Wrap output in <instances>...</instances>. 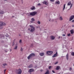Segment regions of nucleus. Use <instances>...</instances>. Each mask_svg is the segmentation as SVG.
I'll return each mask as SVG.
<instances>
[{"instance_id":"obj_1","label":"nucleus","mask_w":74,"mask_h":74,"mask_svg":"<svg viewBox=\"0 0 74 74\" xmlns=\"http://www.w3.org/2000/svg\"><path fill=\"white\" fill-rule=\"evenodd\" d=\"M29 26L30 27V28H28V30H29L30 32H33L35 30V28L32 25H30Z\"/></svg>"},{"instance_id":"obj_2","label":"nucleus","mask_w":74,"mask_h":74,"mask_svg":"<svg viewBox=\"0 0 74 74\" xmlns=\"http://www.w3.org/2000/svg\"><path fill=\"white\" fill-rule=\"evenodd\" d=\"M22 72V70L20 69H17L15 71L16 73L17 74H21Z\"/></svg>"},{"instance_id":"obj_3","label":"nucleus","mask_w":74,"mask_h":74,"mask_svg":"<svg viewBox=\"0 0 74 74\" xmlns=\"http://www.w3.org/2000/svg\"><path fill=\"white\" fill-rule=\"evenodd\" d=\"M5 25H6V24L5 23H3V22L0 21V29H2V28H3L2 27H1V26Z\"/></svg>"},{"instance_id":"obj_4","label":"nucleus","mask_w":74,"mask_h":74,"mask_svg":"<svg viewBox=\"0 0 74 74\" xmlns=\"http://www.w3.org/2000/svg\"><path fill=\"white\" fill-rule=\"evenodd\" d=\"M35 56V54H34V53H32L31 54L29 55V56L28 57V59H29H29H30V58H31V57H32V56Z\"/></svg>"},{"instance_id":"obj_5","label":"nucleus","mask_w":74,"mask_h":74,"mask_svg":"<svg viewBox=\"0 0 74 74\" xmlns=\"http://www.w3.org/2000/svg\"><path fill=\"white\" fill-rule=\"evenodd\" d=\"M37 14V12H31L30 13V15L31 16H33V15H35L36 14Z\"/></svg>"},{"instance_id":"obj_6","label":"nucleus","mask_w":74,"mask_h":74,"mask_svg":"<svg viewBox=\"0 0 74 74\" xmlns=\"http://www.w3.org/2000/svg\"><path fill=\"white\" fill-rule=\"evenodd\" d=\"M53 53V52L52 51H49L47 52V53L48 55H51V54H52Z\"/></svg>"},{"instance_id":"obj_7","label":"nucleus","mask_w":74,"mask_h":74,"mask_svg":"<svg viewBox=\"0 0 74 74\" xmlns=\"http://www.w3.org/2000/svg\"><path fill=\"white\" fill-rule=\"evenodd\" d=\"M74 18V15H73L70 17L69 18V21H71Z\"/></svg>"},{"instance_id":"obj_8","label":"nucleus","mask_w":74,"mask_h":74,"mask_svg":"<svg viewBox=\"0 0 74 74\" xmlns=\"http://www.w3.org/2000/svg\"><path fill=\"white\" fill-rule=\"evenodd\" d=\"M34 71V69H29V73L30 74H31V72H32V71Z\"/></svg>"},{"instance_id":"obj_9","label":"nucleus","mask_w":74,"mask_h":74,"mask_svg":"<svg viewBox=\"0 0 74 74\" xmlns=\"http://www.w3.org/2000/svg\"><path fill=\"white\" fill-rule=\"evenodd\" d=\"M42 3L43 4H45L46 5H48V3L46 1H44Z\"/></svg>"},{"instance_id":"obj_10","label":"nucleus","mask_w":74,"mask_h":74,"mask_svg":"<svg viewBox=\"0 0 74 74\" xmlns=\"http://www.w3.org/2000/svg\"><path fill=\"white\" fill-rule=\"evenodd\" d=\"M50 38L51 40H54L55 39V36H50Z\"/></svg>"},{"instance_id":"obj_11","label":"nucleus","mask_w":74,"mask_h":74,"mask_svg":"<svg viewBox=\"0 0 74 74\" xmlns=\"http://www.w3.org/2000/svg\"><path fill=\"white\" fill-rule=\"evenodd\" d=\"M60 69V66H57V67L56 68V70H59V69Z\"/></svg>"},{"instance_id":"obj_12","label":"nucleus","mask_w":74,"mask_h":74,"mask_svg":"<svg viewBox=\"0 0 74 74\" xmlns=\"http://www.w3.org/2000/svg\"><path fill=\"white\" fill-rule=\"evenodd\" d=\"M30 8L32 10H35V7L34 6H32V7Z\"/></svg>"},{"instance_id":"obj_13","label":"nucleus","mask_w":74,"mask_h":74,"mask_svg":"<svg viewBox=\"0 0 74 74\" xmlns=\"http://www.w3.org/2000/svg\"><path fill=\"white\" fill-rule=\"evenodd\" d=\"M28 68H32L33 67V64H31L28 66Z\"/></svg>"},{"instance_id":"obj_14","label":"nucleus","mask_w":74,"mask_h":74,"mask_svg":"<svg viewBox=\"0 0 74 74\" xmlns=\"http://www.w3.org/2000/svg\"><path fill=\"white\" fill-rule=\"evenodd\" d=\"M56 4H60V2L58 1H56Z\"/></svg>"},{"instance_id":"obj_15","label":"nucleus","mask_w":74,"mask_h":74,"mask_svg":"<svg viewBox=\"0 0 74 74\" xmlns=\"http://www.w3.org/2000/svg\"><path fill=\"white\" fill-rule=\"evenodd\" d=\"M66 58L67 60H69V55L68 54H67V55H66Z\"/></svg>"},{"instance_id":"obj_16","label":"nucleus","mask_w":74,"mask_h":74,"mask_svg":"<svg viewBox=\"0 0 74 74\" xmlns=\"http://www.w3.org/2000/svg\"><path fill=\"white\" fill-rule=\"evenodd\" d=\"M70 32L71 34H73V33H74V30L72 29L70 31Z\"/></svg>"},{"instance_id":"obj_17","label":"nucleus","mask_w":74,"mask_h":74,"mask_svg":"<svg viewBox=\"0 0 74 74\" xmlns=\"http://www.w3.org/2000/svg\"><path fill=\"white\" fill-rule=\"evenodd\" d=\"M0 14H4V12L3 11H1L0 12Z\"/></svg>"},{"instance_id":"obj_18","label":"nucleus","mask_w":74,"mask_h":74,"mask_svg":"<svg viewBox=\"0 0 74 74\" xmlns=\"http://www.w3.org/2000/svg\"><path fill=\"white\" fill-rule=\"evenodd\" d=\"M71 4V1H70L68 3V5H70Z\"/></svg>"},{"instance_id":"obj_19","label":"nucleus","mask_w":74,"mask_h":74,"mask_svg":"<svg viewBox=\"0 0 74 74\" xmlns=\"http://www.w3.org/2000/svg\"><path fill=\"white\" fill-rule=\"evenodd\" d=\"M44 55V53H40V56H43Z\"/></svg>"},{"instance_id":"obj_20","label":"nucleus","mask_w":74,"mask_h":74,"mask_svg":"<svg viewBox=\"0 0 74 74\" xmlns=\"http://www.w3.org/2000/svg\"><path fill=\"white\" fill-rule=\"evenodd\" d=\"M60 21H62V20H63V18H62V16L60 17Z\"/></svg>"},{"instance_id":"obj_21","label":"nucleus","mask_w":74,"mask_h":74,"mask_svg":"<svg viewBox=\"0 0 74 74\" xmlns=\"http://www.w3.org/2000/svg\"><path fill=\"white\" fill-rule=\"evenodd\" d=\"M57 56V55H56V54H55L53 55L52 57L53 58H55V57H56Z\"/></svg>"},{"instance_id":"obj_22","label":"nucleus","mask_w":74,"mask_h":74,"mask_svg":"<svg viewBox=\"0 0 74 74\" xmlns=\"http://www.w3.org/2000/svg\"><path fill=\"white\" fill-rule=\"evenodd\" d=\"M65 6H66V4H64V5H63L64 8L63 9V10H64V9H65Z\"/></svg>"},{"instance_id":"obj_23","label":"nucleus","mask_w":74,"mask_h":74,"mask_svg":"<svg viewBox=\"0 0 74 74\" xmlns=\"http://www.w3.org/2000/svg\"><path fill=\"white\" fill-rule=\"evenodd\" d=\"M18 48V46H15V48H14V49H17V48Z\"/></svg>"},{"instance_id":"obj_24","label":"nucleus","mask_w":74,"mask_h":74,"mask_svg":"<svg viewBox=\"0 0 74 74\" xmlns=\"http://www.w3.org/2000/svg\"><path fill=\"white\" fill-rule=\"evenodd\" d=\"M32 22H34V18H32L31 19Z\"/></svg>"},{"instance_id":"obj_25","label":"nucleus","mask_w":74,"mask_h":74,"mask_svg":"<svg viewBox=\"0 0 74 74\" xmlns=\"http://www.w3.org/2000/svg\"><path fill=\"white\" fill-rule=\"evenodd\" d=\"M72 55V56H74V52H72L71 53Z\"/></svg>"},{"instance_id":"obj_26","label":"nucleus","mask_w":74,"mask_h":74,"mask_svg":"<svg viewBox=\"0 0 74 74\" xmlns=\"http://www.w3.org/2000/svg\"><path fill=\"white\" fill-rule=\"evenodd\" d=\"M51 67H52V66H50L49 67V69H51Z\"/></svg>"},{"instance_id":"obj_27","label":"nucleus","mask_w":74,"mask_h":74,"mask_svg":"<svg viewBox=\"0 0 74 74\" xmlns=\"http://www.w3.org/2000/svg\"><path fill=\"white\" fill-rule=\"evenodd\" d=\"M40 23H41L40 22V21H38L37 22V23H38L39 24H40Z\"/></svg>"},{"instance_id":"obj_28","label":"nucleus","mask_w":74,"mask_h":74,"mask_svg":"<svg viewBox=\"0 0 74 74\" xmlns=\"http://www.w3.org/2000/svg\"><path fill=\"white\" fill-rule=\"evenodd\" d=\"M31 47H33V44H32L31 45Z\"/></svg>"},{"instance_id":"obj_29","label":"nucleus","mask_w":74,"mask_h":74,"mask_svg":"<svg viewBox=\"0 0 74 74\" xmlns=\"http://www.w3.org/2000/svg\"><path fill=\"white\" fill-rule=\"evenodd\" d=\"M3 66H7V64H3Z\"/></svg>"},{"instance_id":"obj_30","label":"nucleus","mask_w":74,"mask_h":74,"mask_svg":"<svg viewBox=\"0 0 74 74\" xmlns=\"http://www.w3.org/2000/svg\"><path fill=\"white\" fill-rule=\"evenodd\" d=\"M52 71L53 73H55V71H54L52 70Z\"/></svg>"},{"instance_id":"obj_31","label":"nucleus","mask_w":74,"mask_h":74,"mask_svg":"<svg viewBox=\"0 0 74 74\" xmlns=\"http://www.w3.org/2000/svg\"><path fill=\"white\" fill-rule=\"evenodd\" d=\"M21 42H22V40L21 39L19 40V42H20V43H21Z\"/></svg>"},{"instance_id":"obj_32","label":"nucleus","mask_w":74,"mask_h":74,"mask_svg":"<svg viewBox=\"0 0 74 74\" xmlns=\"http://www.w3.org/2000/svg\"><path fill=\"white\" fill-rule=\"evenodd\" d=\"M68 36H70V34H67Z\"/></svg>"},{"instance_id":"obj_33","label":"nucleus","mask_w":74,"mask_h":74,"mask_svg":"<svg viewBox=\"0 0 74 74\" xmlns=\"http://www.w3.org/2000/svg\"><path fill=\"white\" fill-rule=\"evenodd\" d=\"M62 36H63V37H65V36H66V35L64 34L62 35Z\"/></svg>"},{"instance_id":"obj_34","label":"nucleus","mask_w":74,"mask_h":74,"mask_svg":"<svg viewBox=\"0 0 74 74\" xmlns=\"http://www.w3.org/2000/svg\"><path fill=\"white\" fill-rule=\"evenodd\" d=\"M58 62H56L55 63V64H58Z\"/></svg>"},{"instance_id":"obj_35","label":"nucleus","mask_w":74,"mask_h":74,"mask_svg":"<svg viewBox=\"0 0 74 74\" xmlns=\"http://www.w3.org/2000/svg\"><path fill=\"white\" fill-rule=\"evenodd\" d=\"M50 1H52V2H53V1H55V0H50Z\"/></svg>"},{"instance_id":"obj_36","label":"nucleus","mask_w":74,"mask_h":74,"mask_svg":"<svg viewBox=\"0 0 74 74\" xmlns=\"http://www.w3.org/2000/svg\"><path fill=\"white\" fill-rule=\"evenodd\" d=\"M41 5V4L40 3H38V5H37L40 6Z\"/></svg>"},{"instance_id":"obj_37","label":"nucleus","mask_w":74,"mask_h":74,"mask_svg":"<svg viewBox=\"0 0 74 74\" xmlns=\"http://www.w3.org/2000/svg\"><path fill=\"white\" fill-rule=\"evenodd\" d=\"M14 44H15V43H14V42H13L12 46H14Z\"/></svg>"},{"instance_id":"obj_38","label":"nucleus","mask_w":74,"mask_h":74,"mask_svg":"<svg viewBox=\"0 0 74 74\" xmlns=\"http://www.w3.org/2000/svg\"><path fill=\"white\" fill-rule=\"evenodd\" d=\"M5 52H8V51H7V50H5Z\"/></svg>"},{"instance_id":"obj_39","label":"nucleus","mask_w":74,"mask_h":74,"mask_svg":"<svg viewBox=\"0 0 74 74\" xmlns=\"http://www.w3.org/2000/svg\"><path fill=\"white\" fill-rule=\"evenodd\" d=\"M15 41V39H14L13 41V42H14Z\"/></svg>"},{"instance_id":"obj_40","label":"nucleus","mask_w":74,"mask_h":74,"mask_svg":"<svg viewBox=\"0 0 74 74\" xmlns=\"http://www.w3.org/2000/svg\"><path fill=\"white\" fill-rule=\"evenodd\" d=\"M69 70H72V69H71V68H70V69H69Z\"/></svg>"},{"instance_id":"obj_41","label":"nucleus","mask_w":74,"mask_h":74,"mask_svg":"<svg viewBox=\"0 0 74 74\" xmlns=\"http://www.w3.org/2000/svg\"><path fill=\"white\" fill-rule=\"evenodd\" d=\"M72 27H74V25H72Z\"/></svg>"},{"instance_id":"obj_42","label":"nucleus","mask_w":74,"mask_h":74,"mask_svg":"<svg viewBox=\"0 0 74 74\" xmlns=\"http://www.w3.org/2000/svg\"><path fill=\"white\" fill-rule=\"evenodd\" d=\"M5 71H6V69H5V70H4V73H5Z\"/></svg>"},{"instance_id":"obj_43","label":"nucleus","mask_w":74,"mask_h":74,"mask_svg":"<svg viewBox=\"0 0 74 74\" xmlns=\"http://www.w3.org/2000/svg\"><path fill=\"white\" fill-rule=\"evenodd\" d=\"M21 51H23V49H21Z\"/></svg>"},{"instance_id":"obj_44","label":"nucleus","mask_w":74,"mask_h":74,"mask_svg":"<svg viewBox=\"0 0 74 74\" xmlns=\"http://www.w3.org/2000/svg\"><path fill=\"white\" fill-rule=\"evenodd\" d=\"M72 22H74V20H72Z\"/></svg>"},{"instance_id":"obj_45","label":"nucleus","mask_w":74,"mask_h":74,"mask_svg":"<svg viewBox=\"0 0 74 74\" xmlns=\"http://www.w3.org/2000/svg\"><path fill=\"white\" fill-rule=\"evenodd\" d=\"M57 54H58V52H56L55 54L56 55H57Z\"/></svg>"},{"instance_id":"obj_46","label":"nucleus","mask_w":74,"mask_h":74,"mask_svg":"<svg viewBox=\"0 0 74 74\" xmlns=\"http://www.w3.org/2000/svg\"><path fill=\"white\" fill-rule=\"evenodd\" d=\"M38 27H38V26H37V27H36V28H38Z\"/></svg>"},{"instance_id":"obj_47","label":"nucleus","mask_w":74,"mask_h":74,"mask_svg":"<svg viewBox=\"0 0 74 74\" xmlns=\"http://www.w3.org/2000/svg\"><path fill=\"white\" fill-rule=\"evenodd\" d=\"M5 47H8V46H7V45H6Z\"/></svg>"},{"instance_id":"obj_48","label":"nucleus","mask_w":74,"mask_h":74,"mask_svg":"<svg viewBox=\"0 0 74 74\" xmlns=\"http://www.w3.org/2000/svg\"><path fill=\"white\" fill-rule=\"evenodd\" d=\"M1 42H2V43H3V42H4V41H2Z\"/></svg>"},{"instance_id":"obj_49","label":"nucleus","mask_w":74,"mask_h":74,"mask_svg":"<svg viewBox=\"0 0 74 74\" xmlns=\"http://www.w3.org/2000/svg\"><path fill=\"white\" fill-rule=\"evenodd\" d=\"M71 6H73V3H72V4L71 5Z\"/></svg>"},{"instance_id":"obj_50","label":"nucleus","mask_w":74,"mask_h":74,"mask_svg":"<svg viewBox=\"0 0 74 74\" xmlns=\"http://www.w3.org/2000/svg\"><path fill=\"white\" fill-rule=\"evenodd\" d=\"M72 7V6H71V7H70V8H71Z\"/></svg>"},{"instance_id":"obj_51","label":"nucleus","mask_w":74,"mask_h":74,"mask_svg":"<svg viewBox=\"0 0 74 74\" xmlns=\"http://www.w3.org/2000/svg\"><path fill=\"white\" fill-rule=\"evenodd\" d=\"M58 38H60V36H59Z\"/></svg>"},{"instance_id":"obj_52","label":"nucleus","mask_w":74,"mask_h":74,"mask_svg":"<svg viewBox=\"0 0 74 74\" xmlns=\"http://www.w3.org/2000/svg\"><path fill=\"white\" fill-rule=\"evenodd\" d=\"M40 71H42V70H40Z\"/></svg>"},{"instance_id":"obj_53","label":"nucleus","mask_w":74,"mask_h":74,"mask_svg":"<svg viewBox=\"0 0 74 74\" xmlns=\"http://www.w3.org/2000/svg\"><path fill=\"white\" fill-rule=\"evenodd\" d=\"M49 21H51V19L49 20Z\"/></svg>"},{"instance_id":"obj_54","label":"nucleus","mask_w":74,"mask_h":74,"mask_svg":"<svg viewBox=\"0 0 74 74\" xmlns=\"http://www.w3.org/2000/svg\"><path fill=\"white\" fill-rule=\"evenodd\" d=\"M5 0V1H7V0Z\"/></svg>"},{"instance_id":"obj_55","label":"nucleus","mask_w":74,"mask_h":74,"mask_svg":"<svg viewBox=\"0 0 74 74\" xmlns=\"http://www.w3.org/2000/svg\"><path fill=\"white\" fill-rule=\"evenodd\" d=\"M19 36H21V35H19Z\"/></svg>"},{"instance_id":"obj_56","label":"nucleus","mask_w":74,"mask_h":74,"mask_svg":"<svg viewBox=\"0 0 74 74\" xmlns=\"http://www.w3.org/2000/svg\"><path fill=\"white\" fill-rule=\"evenodd\" d=\"M12 17H14V16H12Z\"/></svg>"},{"instance_id":"obj_57","label":"nucleus","mask_w":74,"mask_h":74,"mask_svg":"<svg viewBox=\"0 0 74 74\" xmlns=\"http://www.w3.org/2000/svg\"><path fill=\"white\" fill-rule=\"evenodd\" d=\"M73 66H74V64H73Z\"/></svg>"}]
</instances>
